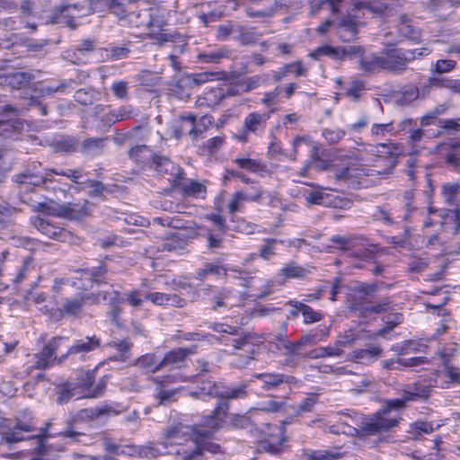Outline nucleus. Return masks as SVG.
Wrapping results in <instances>:
<instances>
[{"label":"nucleus","mask_w":460,"mask_h":460,"mask_svg":"<svg viewBox=\"0 0 460 460\" xmlns=\"http://www.w3.org/2000/svg\"><path fill=\"white\" fill-rule=\"evenodd\" d=\"M229 403L221 402L211 414L204 416L199 427L186 425L191 429V435L180 446L181 460H193L206 452L217 454L220 446L210 440L213 435L225 428V417L227 416Z\"/></svg>","instance_id":"obj_1"},{"label":"nucleus","mask_w":460,"mask_h":460,"mask_svg":"<svg viewBox=\"0 0 460 460\" xmlns=\"http://www.w3.org/2000/svg\"><path fill=\"white\" fill-rule=\"evenodd\" d=\"M414 191L409 190L404 191L402 201L404 203L402 214H397L396 210L387 209L386 208H378L374 217L386 226H394L399 222L407 224H415L420 220L423 221L424 229L434 227L436 234L429 237V244L435 245L438 241V233L442 231L443 208L438 209L429 206L427 210L419 208L414 201Z\"/></svg>","instance_id":"obj_2"},{"label":"nucleus","mask_w":460,"mask_h":460,"mask_svg":"<svg viewBox=\"0 0 460 460\" xmlns=\"http://www.w3.org/2000/svg\"><path fill=\"white\" fill-rule=\"evenodd\" d=\"M209 328L220 334H228L217 338L220 344L232 346L234 350H243L246 354H236L232 364L239 368L245 367L254 358L256 349L263 343V337L255 332H243L240 327L223 323H213Z\"/></svg>","instance_id":"obj_3"},{"label":"nucleus","mask_w":460,"mask_h":460,"mask_svg":"<svg viewBox=\"0 0 460 460\" xmlns=\"http://www.w3.org/2000/svg\"><path fill=\"white\" fill-rule=\"evenodd\" d=\"M407 402L408 401L403 394L400 398L387 400L379 411L371 415L354 416L352 423L358 427L351 425L347 431L350 434L359 431L362 435H377V437H380L383 433L397 426L399 422L398 416L394 414L393 411L404 408Z\"/></svg>","instance_id":"obj_4"},{"label":"nucleus","mask_w":460,"mask_h":460,"mask_svg":"<svg viewBox=\"0 0 460 460\" xmlns=\"http://www.w3.org/2000/svg\"><path fill=\"white\" fill-rule=\"evenodd\" d=\"M389 0H363L354 4V8L339 22V36L343 41H351L358 35V29L365 24L360 14L384 16L388 9Z\"/></svg>","instance_id":"obj_5"},{"label":"nucleus","mask_w":460,"mask_h":460,"mask_svg":"<svg viewBox=\"0 0 460 460\" xmlns=\"http://www.w3.org/2000/svg\"><path fill=\"white\" fill-rule=\"evenodd\" d=\"M191 429L182 423L169 426L163 434V441L157 446L147 443L139 446L138 457L154 458L160 455L170 454L181 456L180 446L190 438Z\"/></svg>","instance_id":"obj_6"},{"label":"nucleus","mask_w":460,"mask_h":460,"mask_svg":"<svg viewBox=\"0 0 460 460\" xmlns=\"http://www.w3.org/2000/svg\"><path fill=\"white\" fill-rule=\"evenodd\" d=\"M101 299L111 305V319L117 323L121 312L119 305L124 301V298L115 290L102 291L97 295L78 294L72 297H66L62 306L58 309L59 315L75 316L81 313L87 301L91 300L92 303H99Z\"/></svg>","instance_id":"obj_7"},{"label":"nucleus","mask_w":460,"mask_h":460,"mask_svg":"<svg viewBox=\"0 0 460 460\" xmlns=\"http://www.w3.org/2000/svg\"><path fill=\"white\" fill-rule=\"evenodd\" d=\"M199 387L195 391H191L190 394L192 397L206 400L207 397H217L221 402L228 403V400H238L246 398L248 395V385L244 383L237 385H217L214 381L204 379L203 376H198Z\"/></svg>","instance_id":"obj_8"},{"label":"nucleus","mask_w":460,"mask_h":460,"mask_svg":"<svg viewBox=\"0 0 460 460\" xmlns=\"http://www.w3.org/2000/svg\"><path fill=\"white\" fill-rule=\"evenodd\" d=\"M51 174L61 175L70 179L75 183H79L78 180L83 177L82 169H49L44 173H34L30 170L14 176V181L24 191L31 190L34 187L45 185L52 182Z\"/></svg>","instance_id":"obj_9"},{"label":"nucleus","mask_w":460,"mask_h":460,"mask_svg":"<svg viewBox=\"0 0 460 460\" xmlns=\"http://www.w3.org/2000/svg\"><path fill=\"white\" fill-rule=\"evenodd\" d=\"M432 49L423 47L415 49H393L385 53V70L393 72L403 71L407 65L416 58H421L429 55Z\"/></svg>","instance_id":"obj_10"},{"label":"nucleus","mask_w":460,"mask_h":460,"mask_svg":"<svg viewBox=\"0 0 460 460\" xmlns=\"http://www.w3.org/2000/svg\"><path fill=\"white\" fill-rule=\"evenodd\" d=\"M130 159L137 163H146L152 158L156 164V169L160 172L179 175L181 172V167L172 163L164 156L154 157L152 151L146 145H137L128 151Z\"/></svg>","instance_id":"obj_11"},{"label":"nucleus","mask_w":460,"mask_h":460,"mask_svg":"<svg viewBox=\"0 0 460 460\" xmlns=\"http://www.w3.org/2000/svg\"><path fill=\"white\" fill-rule=\"evenodd\" d=\"M305 199L311 204L341 209L349 208L352 204L351 200L344 198L339 192L324 188H318L308 191L305 195Z\"/></svg>","instance_id":"obj_12"},{"label":"nucleus","mask_w":460,"mask_h":460,"mask_svg":"<svg viewBox=\"0 0 460 460\" xmlns=\"http://www.w3.org/2000/svg\"><path fill=\"white\" fill-rule=\"evenodd\" d=\"M270 114L266 112H250L244 119L241 129L234 134V138L241 143H247L250 135L261 136L266 128Z\"/></svg>","instance_id":"obj_13"},{"label":"nucleus","mask_w":460,"mask_h":460,"mask_svg":"<svg viewBox=\"0 0 460 460\" xmlns=\"http://www.w3.org/2000/svg\"><path fill=\"white\" fill-rule=\"evenodd\" d=\"M308 273V270L303 268L295 261H291L281 268V270L277 274L274 279L268 280L266 282V284L264 285V290L262 291L261 294L258 296V297L263 298L268 295L271 294L272 288L275 285L281 286L286 282L287 279H304Z\"/></svg>","instance_id":"obj_14"},{"label":"nucleus","mask_w":460,"mask_h":460,"mask_svg":"<svg viewBox=\"0 0 460 460\" xmlns=\"http://www.w3.org/2000/svg\"><path fill=\"white\" fill-rule=\"evenodd\" d=\"M228 272L234 273V278L240 279V285L248 287L252 277L251 273L241 270L238 267H226L217 263H206L203 268L196 271V278L203 280L208 275H215L217 277L226 276Z\"/></svg>","instance_id":"obj_15"},{"label":"nucleus","mask_w":460,"mask_h":460,"mask_svg":"<svg viewBox=\"0 0 460 460\" xmlns=\"http://www.w3.org/2000/svg\"><path fill=\"white\" fill-rule=\"evenodd\" d=\"M94 381V371L88 370L82 372L79 375L77 382L74 383V385L77 388V393L79 394L80 397L98 398L104 394L106 382L102 379L95 385H93Z\"/></svg>","instance_id":"obj_16"},{"label":"nucleus","mask_w":460,"mask_h":460,"mask_svg":"<svg viewBox=\"0 0 460 460\" xmlns=\"http://www.w3.org/2000/svg\"><path fill=\"white\" fill-rule=\"evenodd\" d=\"M20 111L12 105H4L0 112V135L13 137V134L23 128V120L19 118Z\"/></svg>","instance_id":"obj_17"},{"label":"nucleus","mask_w":460,"mask_h":460,"mask_svg":"<svg viewBox=\"0 0 460 460\" xmlns=\"http://www.w3.org/2000/svg\"><path fill=\"white\" fill-rule=\"evenodd\" d=\"M125 406L117 402H105L102 404L80 411L79 417L90 420H103L117 416L125 411Z\"/></svg>","instance_id":"obj_18"},{"label":"nucleus","mask_w":460,"mask_h":460,"mask_svg":"<svg viewBox=\"0 0 460 460\" xmlns=\"http://www.w3.org/2000/svg\"><path fill=\"white\" fill-rule=\"evenodd\" d=\"M63 337L52 338L42 349V350L33 357V366L38 369H46L51 367L58 359L56 357V351L60 347Z\"/></svg>","instance_id":"obj_19"},{"label":"nucleus","mask_w":460,"mask_h":460,"mask_svg":"<svg viewBox=\"0 0 460 460\" xmlns=\"http://www.w3.org/2000/svg\"><path fill=\"white\" fill-rule=\"evenodd\" d=\"M293 376L281 373L264 372L255 374L251 379V383L260 386L264 391H276L284 384H290Z\"/></svg>","instance_id":"obj_20"},{"label":"nucleus","mask_w":460,"mask_h":460,"mask_svg":"<svg viewBox=\"0 0 460 460\" xmlns=\"http://www.w3.org/2000/svg\"><path fill=\"white\" fill-rule=\"evenodd\" d=\"M7 430L2 432V440H4L7 444H13L26 439L27 438L23 436V432H30L34 429V426L31 422V414L30 411L25 413L24 420L20 419L16 420L15 425L13 427L5 426Z\"/></svg>","instance_id":"obj_21"},{"label":"nucleus","mask_w":460,"mask_h":460,"mask_svg":"<svg viewBox=\"0 0 460 460\" xmlns=\"http://www.w3.org/2000/svg\"><path fill=\"white\" fill-rule=\"evenodd\" d=\"M101 347V340L95 336H85L74 341L67 352L58 358V362L64 361L70 355H79L84 358V355L98 349Z\"/></svg>","instance_id":"obj_22"},{"label":"nucleus","mask_w":460,"mask_h":460,"mask_svg":"<svg viewBox=\"0 0 460 460\" xmlns=\"http://www.w3.org/2000/svg\"><path fill=\"white\" fill-rule=\"evenodd\" d=\"M81 8L77 4H60L53 15L50 17V22L53 24H62L72 29L76 27L75 17L80 12Z\"/></svg>","instance_id":"obj_23"},{"label":"nucleus","mask_w":460,"mask_h":460,"mask_svg":"<svg viewBox=\"0 0 460 460\" xmlns=\"http://www.w3.org/2000/svg\"><path fill=\"white\" fill-rule=\"evenodd\" d=\"M197 347L195 345L190 348H178L166 353L163 359L159 361L158 367H163L169 370L179 368L182 365L187 356L196 352Z\"/></svg>","instance_id":"obj_24"},{"label":"nucleus","mask_w":460,"mask_h":460,"mask_svg":"<svg viewBox=\"0 0 460 460\" xmlns=\"http://www.w3.org/2000/svg\"><path fill=\"white\" fill-rule=\"evenodd\" d=\"M237 93L238 91L233 87L227 89V91L219 87L211 88L205 92L202 96L199 97L196 103L199 107L214 108L219 105L226 96H233L237 94Z\"/></svg>","instance_id":"obj_25"},{"label":"nucleus","mask_w":460,"mask_h":460,"mask_svg":"<svg viewBox=\"0 0 460 460\" xmlns=\"http://www.w3.org/2000/svg\"><path fill=\"white\" fill-rule=\"evenodd\" d=\"M33 225L41 234L51 239L65 242L70 236L67 230L54 225L47 218L37 217L34 219Z\"/></svg>","instance_id":"obj_26"},{"label":"nucleus","mask_w":460,"mask_h":460,"mask_svg":"<svg viewBox=\"0 0 460 460\" xmlns=\"http://www.w3.org/2000/svg\"><path fill=\"white\" fill-rule=\"evenodd\" d=\"M109 142V137H87L80 141V153L90 158L102 155Z\"/></svg>","instance_id":"obj_27"},{"label":"nucleus","mask_w":460,"mask_h":460,"mask_svg":"<svg viewBox=\"0 0 460 460\" xmlns=\"http://www.w3.org/2000/svg\"><path fill=\"white\" fill-rule=\"evenodd\" d=\"M105 271L106 270L102 266L93 270H84L77 272L80 277L76 278L77 281H74L72 285L84 290L92 288L94 283L99 284L102 282L101 277Z\"/></svg>","instance_id":"obj_28"},{"label":"nucleus","mask_w":460,"mask_h":460,"mask_svg":"<svg viewBox=\"0 0 460 460\" xmlns=\"http://www.w3.org/2000/svg\"><path fill=\"white\" fill-rule=\"evenodd\" d=\"M181 172L179 175H171L173 176V181L181 188L182 194L189 197L204 198L206 192L205 185L193 180H186L183 182H180L184 175L183 170L181 168Z\"/></svg>","instance_id":"obj_29"},{"label":"nucleus","mask_w":460,"mask_h":460,"mask_svg":"<svg viewBox=\"0 0 460 460\" xmlns=\"http://www.w3.org/2000/svg\"><path fill=\"white\" fill-rule=\"evenodd\" d=\"M137 115V111L132 105H122L103 115L102 121L104 126L111 127L118 121L126 120Z\"/></svg>","instance_id":"obj_30"},{"label":"nucleus","mask_w":460,"mask_h":460,"mask_svg":"<svg viewBox=\"0 0 460 460\" xmlns=\"http://www.w3.org/2000/svg\"><path fill=\"white\" fill-rule=\"evenodd\" d=\"M217 75L216 72H202L196 74H189L182 76L176 84V89H182L183 87L194 88L204 84L207 82L214 80Z\"/></svg>","instance_id":"obj_31"},{"label":"nucleus","mask_w":460,"mask_h":460,"mask_svg":"<svg viewBox=\"0 0 460 460\" xmlns=\"http://www.w3.org/2000/svg\"><path fill=\"white\" fill-rule=\"evenodd\" d=\"M181 127L179 129L174 130V135L176 138H180L183 134H189L192 139H196L200 134H202L203 129L196 124V116L190 113L188 115H181Z\"/></svg>","instance_id":"obj_32"},{"label":"nucleus","mask_w":460,"mask_h":460,"mask_svg":"<svg viewBox=\"0 0 460 460\" xmlns=\"http://www.w3.org/2000/svg\"><path fill=\"white\" fill-rule=\"evenodd\" d=\"M145 299L150 300L156 305H172L181 307L185 305V299L177 294H165L162 292L146 293Z\"/></svg>","instance_id":"obj_33"},{"label":"nucleus","mask_w":460,"mask_h":460,"mask_svg":"<svg viewBox=\"0 0 460 460\" xmlns=\"http://www.w3.org/2000/svg\"><path fill=\"white\" fill-rule=\"evenodd\" d=\"M359 67L368 74L385 70V55L364 54L359 59Z\"/></svg>","instance_id":"obj_34"},{"label":"nucleus","mask_w":460,"mask_h":460,"mask_svg":"<svg viewBox=\"0 0 460 460\" xmlns=\"http://www.w3.org/2000/svg\"><path fill=\"white\" fill-rule=\"evenodd\" d=\"M331 242L337 244L338 248L348 253L349 257H355L360 260H367L370 257V253L366 249H352V241L349 238L333 235L331 237Z\"/></svg>","instance_id":"obj_35"},{"label":"nucleus","mask_w":460,"mask_h":460,"mask_svg":"<svg viewBox=\"0 0 460 460\" xmlns=\"http://www.w3.org/2000/svg\"><path fill=\"white\" fill-rule=\"evenodd\" d=\"M442 231L456 234L460 228L459 208H443Z\"/></svg>","instance_id":"obj_36"},{"label":"nucleus","mask_w":460,"mask_h":460,"mask_svg":"<svg viewBox=\"0 0 460 460\" xmlns=\"http://www.w3.org/2000/svg\"><path fill=\"white\" fill-rule=\"evenodd\" d=\"M430 386L421 383H414L405 386L402 394L409 402L427 399L430 394Z\"/></svg>","instance_id":"obj_37"},{"label":"nucleus","mask_w":460,"mask_h":460,"mask_svg":"<svg viewBox=\"0 0 460 460\" xmlns=\"http://www.w3.org/2000/svg\"><path fill=\"white\" fill-rule=\"evenodd\" d=\"M34 78V75L30 72H14L0 77L1 82L8 84L11 88L20 89L27 86L30 82Z\"/></svg>","instance_id":"obj_38"},{"label":"nucleus","mask_w":460,"mask_h":460,"mask_svg":"<svg viewBox=\"0 0 460 460\" xmlns=\"http://www.w3.org/2000/svg\"><path fill=\"white\" fill-rule=\"evenodd\" d=\"M356 415H362L361 413L356 412L354 411H348V412L342 413L343 418L341 419V422L337 426L332 427V432L333 433H343L349 436L352 437H358L361 439H367L368 437H371L372 435H362L358 431L355 434L349 433L348 428L351 425L357 427L355 424L352 423L353 417Z\"/></svg>","instance_id":"obj_39"},{"label":"nucleus","mask_w":460,"mask_h":460,"mask_svg":"<svg viewBox=\"0 0 460 460\" xmlns=\"http://www.w3.org/2000/svg\"><path fill=\"white\" fill-rule=\"evenodd\" d=\"M108 347L115 349L118 352V355L112 356L110 358L111 360L126 362L129 358V351L133 346L132 342L128 340H112L108 344Z\"/></svg>","instance_id":"obj_40"},{"label":"nucleus","mask_w":460,"mask_h":460,"mask_svg":"<svg viewBox=\"0 0 460 460\" xmlns=\"http://www.w3.org/2000/svg\"><path fill=\"white\" fill-rule=\"evenodd\" d=\"M329 327L326 326H319L315 330H312L309 332L301 336V338L297 341L298 344L301 347L307 345H314L321 341L326 339L329 335Z\"/></svg>","instance_id":"obj_41"},{"label":"nucleus","mask_w":460,"mask_h":460,"mask_svg":"<svg viewBox=\"0 0 460 460\" xmlns=\"http://www.w3.org/2000/svg\"><path fill=\"white\" fill-rule=\"evenodd\" d=\"M420 89L415 85H406L394 94L395 102L400 106L410 105L420 97Z\"/></svg>","instance_id":"obj_42"},{"label":"nucleus","mask_w":460,"mask_h":460,"mask_svg":"<svg viewBox=\"0 0 460 460\" xmlns=\"http://www.w3.org/2000/svg\"><path fill=\"white\" fill-rule=\"evenodd\" d=\"M74 84L75 81L72 79L61 80L58 84H42L39 90L43 96H50L55 93H70L75 88Z\"/></svg>","instance_id":"obj_43"},{"label":"nucleus","mask_w":460,"mask_h":460,"mask_svg":"<svg viewBox=\"0 0 460 460\" xmlns=\"http://www.w3.org/2000/svg\"><path fill=\"white\" fill-rule=\"evenodd\" d=\"M444 200L447 204L460 208V183H446L441 190Z\"/></svg>","instance_id":"obj_44"},{"label":"nucleus","mask_w":460,"mask_h":460,"mask_svg":"<svg viewBox=\"0 0 460 460\" xmlns=\"http://www.w3.org/2000/svg\"><path fill=\"white\" fill-rule=\"evenodd\" d=\"M55 148L64 153H80V140L75 137L62 136L56 140Z\"/></svg>","instance_id":"obj_45"},{"label":"nucleus","mask_w":460,"mask_h":460,"mask_svg":"<svg viewBox=\"0 0 460 460\" xmlns=\"http://www.w3.org/2000/svg\"><path fill=\"white\" fill-rule=\"evenodd\" d=\"M229 51L225 47L200 52L198 56L202 63H219L223 58H228Z\"/></svg>","instance_id":"obj_46"},{"label":"nucleus","mask_w":460,"mask_h":460,"mask_svg":"<svg viewBox=\"0 0 460 460\" xmlns=\"http://www.w3.org/2000/svg\"><path fill=\"white\" fill-rule=\"evenodd\" d=\"M233 163L239 168L252 173L265 172L267 168L261 161L252 158L237 157L233 160Z\"/></svg>","instance_id":"obj_47"},{"label":"nucleus","mask_w":460,"mask_h":460,"mask_svg":"<svg viewBox=\"0 0 460 460\" xmlns=\"http://www.w3.org/2000/svg\"><path fill=\"white\" fill-rule=\"evenodd\" d=\"M382 353L378 346H371L367 349H358L352 352V357L361 363H368L376 359Z\"/></svg>","instance_id":"obj_48"},{"label":"nucleus","mask_w":460,"mask_h":460,"mask_svg":"<svg viewBox=\"0 0 460 460\" xmlns=\"http://www.w3.org/2000/svg\"><path fill=\"white\" fill-rule=\"evenodd\" d=\"M346 54L347 52L344 49L324 45L317 48L310 56L314 59H318L322 56H327L334 59H341Z\"/></svg>","instance_id":"obj_49"},{"label":"nucleus","mask_w":460,"mask_h":460,"mask_svg":"<svg viewBox=\"0 0 460 460\" xmlns=\"http://www.w3.org/2000/svg\"><path fill=\"white\" fill-rule=\"evenodd\" d=\"M146 25L153 34L160 35L161 38L164 37L160 31H163V28L165 25V21L164 15L158 10L148 12V21Z\"/></svg>","instance_id":"obj_50"},{"label":"nucleus","mask_w":460,"mask_h":460,"mask_svg":"<svg viewBox=\"0 0 460 460\" xmlns=\"http://www.w3.org/2000/svg\"><path fill=\"white\" fill-rule=\"evenodd\" d=\"M443 424L436 421L417 420L411 425L413 436L416 438L422 434H429L438 429Z\"/></svg>","instance_id":"obj_51"},{"label":"nucleus","mask_w":460,"mask_h":460,"mask_svg":"<svg viewBox=\"0 0 460 460\" xmlns=\"http://www.w3.org/2000/svg\"><path fill=\"white\" fill-rule=\"evenodd\" d=\"M293 68H296V76H301L305 74V69L303 66L301 61H296L290 64L285 65L279 71H272V77L275 82H279L282 80L288 74V72H292Z\"/></svg>","instance_id":"obj_52"},{"label":"nucleus","mask_w":460,"mask_h":460,"mask_svg":"<svg viewBox=\"0 0 460 460\" xmlns=\"http://www.w3.org/2000/svg\"><path fill=\"white\" fill-rule=\"evenodd\" d=\"M342 349L338 348L336 344L326 347H319L309 352L311 358H323L327 357H339L342 355Z\"/></svg>","instance_id":"obj_53"},{"label":"nucleus","mask_w":460,"mask_h":460,"mask_svg":"<svg viewBox=\"0 0 460 460\" xmlns=\"http://www.w3.org/2000/svg\"><path fill=\"white\" fill-rule=\"evenodd\" d=\"M269 80L268 75H256L250 77L245 78L240 84V87L243 92L248 93L252 90L257 89L261 85L267 84Z\"/></svg>","instance_id":"obj_54"},{"label":"nucleus","mask_w":460,"mask_h":460,"mask_svg":"<svg viewBox=\"0 0 460 460\" xmlns=\"http://www.w3.org/2000/svg\"><path fill=\"white\" fill-rule=\"evenodd\" d=\"M398 31L405 39L417 41L420 38V32L418 28L411 25L408 20L402 19L398 26Z\"/></svg>","instance_id":"obj_55"},{"label":"nucleus","mask_w":460,"mask_h":460,"mask_svg":"<svg viewBox=\"0 0 460 460\" xmlns=\"http://www.w3.org/2000/svg\"><path fill=\"white\" fill-rule=\"evenodd\" d=\"M299 309L301 310V314L303 315V323L305 324H312L323 320V316L321 312L315 311L314 308L305 303L299 304Z\"/></svg>","instance_id":"obj_56"},{"label":"nucleus","mask_w":460,"mask_h":460,"mask_svg":"<svg viewBox=\"0 0 460 460\" xmlns=\"http://www.w3.org/2000/svg\"><path fill=\"white\" fill-rule=\"evenodd\" d=\"M81 398L77 393V388L74 385V383L65 384L59 388L57 402L63 404L67 402L72 397Z\"/></svg>","instance_id":"obj_57"},{"label":"nucleus","mask_w":460,"mask_h":460,"mask_svg":"<svg viewBox=\"0 0 460 460\" xmlns=\"http://www.w3.org/2000/svg\"><path fill=\"white\" fill-rule=\"evenodd\" d=\"M225 417V427H230L232 429H247L252 425V421L249 416L245 414H232L229 416L228 421Z\"/></svg>","instance_id":"obj_58"},{"label":"nucleus","mask_w":460,"mask_h":460,"mask_svg":"<svg viewBox=\"0 0 460 460\" xmlns=\"http://www.w3.org/2000/svg\"><path fill=\"white\" fill-rule=\"evenodd\" d=\"M394 124L393 121L388 123H374L370 129V135L373 137H384L386 134L394 136Z\"/></svg>","instance_id":"obj_59"},{"label":"nucleus","mask_w":460,"mask_h":460,"mask_svg":"<svg viewBox=\"0 0 460 460\" xmlns=\"http://www.w3.org/2000/svg\"><path fill=\"white\" fill-rule=\"evenodd\" d=\"M281 243L275 238H268L260 248V257L263 260L269 261L276 254V245Z\"/></svg>","instance_id":"obj_60"},{"label":"nucleus","mask_w":460,"mask_h":460,"mask_svg":"<svg viewBox=\"0 0 460 460\" xmlns=\"http://www.w3.org/2000/svg\"><path fill=\"white\" fill-rule=\"evenodd\" d=\"M322 136L330 145H334L344 138L346 131L341 128H326L322 130Z\"/></svg>","instance_id":"obj_61"},{"label":"nucleus","mask_w":460,"mask_h":460,"mask_svg":"<svg viewBox=\"0 0 460 460\" xmlns=\"http://www.w3.org/2000/svg\"><path fill=\"white\" fill-rule=\"evenodd\" d=\"M236 33H238L239 41L243 45L252 44L257 40V34L252 29L237 25Z\"/></svg>","instance_id":"obj_62"},{"label":"nucleus","mask_w":460,"mask_h":460,"mask_svg":"<svg viewBox=\"0 0 460 460\" xmlns=\"http://www.w3.org/2000/svg\"><path fill=\"white\" fill-rule=\"evenodd\" d=\"M160 359L154 354H146L138 358V365L146 367L153 373L163 369V367H158Z\"/></svg>","instance_id":"obj_63"},{"label":"nucleus","mask_w":460,"mask_h":460,"mask_svg":"<svg viewBox=\"0 0 460 460\" xmlns=\"http://www.w3.org/2000/svg\"><path fill=\"white\" fill-rule=\"evenodd\" d=\"M111 92L119 100L128 99V83L123 80L114 81L111 84Z\"/></svg>","instance_id":"obj_64"}]
</instances>
